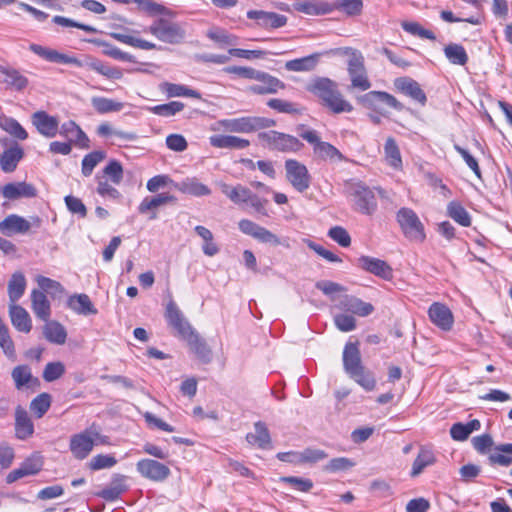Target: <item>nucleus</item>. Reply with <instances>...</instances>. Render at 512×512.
<instances>
[{"instance_id": "obj_1", "label": "nucleus", "mask_w": 512, "mask_h": 512, "mask_svg": "<svg viewBox=\"0 0 512 512\" xmlns=\"http://www.w3.org/2000/svg\"><path fill=\"white\" fill-rule=\"evenodd\" d=\"M29 49L39 57L52 63L73 64L78 67L87 66L93 71L109 79H121L123 76L120 68L107 66L102 61L95 58L89 57L85 62H82L76 57L63 54L55 49L34 43L30 44Z\"/></svg>"}, {"instance_id": "obj_2", "label": "nucleus", "mask_w": 512, "mask_h": 512, "mask_svg": "<svg viewBox=\"0 0 512 512\" xmlns=\"http://www.w3.org/2000/svg\"><path fill=\"white\" fill-rule=\"evenodd\" d=\"M308 91L317 96L334 113L351 112L353 106L338 90L337 83L326 77H318L308 85Z\"/></svg>"}, {"instance_id": "obj_3", "label": "nucleus", "mask_w": 512, "mask_h": 512, "mask_svg": "<svg viewBox=\"0 0 512 512\" xmlns=\"http://www.w3.org/2000/svg\"><path fill=\"white\" fill-rule=\"evenodd\" d=\"M106 444H109V437L102 435L100 429L93 424L84 431L72 435L69 448L76 459L83 460L88 457L95 445Z\"/></svg>"}, {"instance_id": "obj_4", "label": "nucleus", "mask_w": 512, "mask_h": 512, "mask_svg": "<svg viewBox=\"0 0 512 512\" xmlns=\"http://www.w3.org/2000/svg\"><path fill=\"white\" fill-rule=\"evenodd\" d=\"M217 186L221 192L236 205L248 204L255 212L267 216L266 205L268 200L259 194L253 193L242 184L230 186L225 182H218Z\"/></svg>"}, {"instance_id": "obj_5", "label": "nucleus", "mask_w": 512, "mask_h": 512, "mask_svg": "<svg viewBox=\"0 0 512 512\" xmlns=\"http://www.w3.org/2000/svg\"><path fill=\"white\" fill-rule=\"evenodd\" d=\"M276 125L273 119L265 117H239L217 121L213 130H224L231 133H251L260 129L270 128Z\"/></svg>"}, {"instance_id": "obj_6", "label": "nucleus", "mask_w": 512, "mask_h": 512, "mask_svg": "<svg viewBox=\"0 0 512 512\" xmlns=\"http://www.w3.org/2000/svg\"><path fill=\"white\" fill-rule=\"evenodd\" d=\"M143 32L150 33L158 40L167 44H178L182 42L186 36L185 29L181 24L166 18L154 20Z\"/></svg>"}, {"instance_id": "obj_7", "label": "nucleus", "mask_w": 512, "mask_h": 512, "mask_svg": "<svg viewBox=\"0 0 512 512\" xmlns=\"http://www.w3.org/2000/svg\"><path fill=\"white\" fill-rule=\"evenodd\" d=\"M396 220L404 236L414 242H423L426 238L425 228L420 218L411 208H400Z\"/></svg>"}, {"instance_id": "obj_8", "label": "nucleus", "mask_w": 512, "mask_h": 512, "mask_svg": "<svg viewBox=\"0 0 512 512\" xmlns=\"http://www.w3.org/2000/svg\"><path fill=\"white\" fill-rule=\"evenodd\" d=\"M257 137L260 144L270 150L296 152L303 146L296 137L274 130L260 132Z\"/></svg>"}, {"instance_id": "obj_9", "label": "nucleus", "mask_w": 512, "mask_h": 512, "mask_svg": "<svg viewBox=\"0 0 512 512\" xmlns=\"http://www.w3.org/2000/svg\"><path fill=\"white\" fill-rule=\"evenodd\" d=\"M349 196L356 211L372 215L377 209V199L373 190L362 183L352 184Z\"/></svg>"}, {"instance_id": "obj_10", "label": "nucleus", "mask_w": 512, "mask_h": 512, "mask_svg": "<svg viewBox=\"0 0 512 512\" xmlns=\"http://www.w3.org/2000/svg\"><path fill=\"white\" fill-rule=\"evenodd\" d=\"M300 137L313 145V151L316 157L321 160L341 161L343 155L341 152L328 142L321 141L315 130L306 129L299 133Z\"/></svg>"}, {"instance_id": "obj_11", "label": "nucleus", "mask_w": 512, "mask_h": 512, "mask_svg": "<svg viewBox=\"0 0 512 512\" xmlns=\"http://www.w3.org/2000/svg\"><path fill=\"white\" fill-rule=\"evenodd\" d=\"M238 228L243 234L251 236L263 244H270L273 246L282 245L288 247V244H286V239L279 238L270 230L258 225L249 219L240 220L238 223Z\"/></svg>"}, {"instance_id": "obj_12", "label": "nucleus", "mask_w": 512, "mask_h": 512, "mask_svg": "<svg viewBox=\"0 0 512 512\" xmlns=\"http://www.w3.org/2000/svg\"><path fill=\"white\" fill-rule=\"evenodd\" d=\"M286 179L298 192L306 191L311 185V175L307 167L295 159L285 161Z\"/></svg>"}, {"instance_id": "obj_13", "label": "nucleus", "mask_w": 512, "mask_h": 512, "mask_svg": "<svg viewBox=\"0 0 512 512\" xmlns=\"http://www.w3.org/2000/svg\"><path fill=\"white\" fill-rule=\"evenodd\" d=\"M165 318L169 326L176 330L177 336L183 340L196 331L172 299L166 305Z\"/></svg>"}, {"instance_id": "obj_14", "label": "nucleus", "mask_w": 512, "mask_h": 512, "mask_svg": "<svg viewBox=\"0 0 512 512\" xmlns=\"http://www.w3.org/2000/svg\"><path fill=\"white\" fill-rule=\"evenodd\" d=\"M136 470L143 478L153 482H163L171 473L167 465L149 458L139 460Z\"/></svg>"}, {"instance_id": "obj_15", "label": "nucleus", "mask_w": 512, "mask_h": 512, "mask_svg": "<svg viewBox=\"0 0 512 512\" xmlns=\"http://www.w3.org/2000/svg\"><path fill=\"white\" fill-rule=\"evenodd\" d=\"M39 217H32V222L17 214H10L0 222V232L10 236L12 234H25L32 226L40 227Z\"/></svg>"}, {"instance_id": "obj_16", "label": "nucleus", "mask_w": 512, "mask_h": 512, "mask_svg": "<svg viewBox=\"0 0 512 512\" xmlns=\"http://www.w3.org/2000/svg\"><path fill=\"white\" fill-rule=\"evenodd\" d=\"M347 72L351 81V88L366 91L371 88V82L367 75L363 54L347 64Z\"/></svg>"}, {"instance_id": "obj_17", "label": "nucleus", "mask_w": 512, "mask_h": 512, "mask_svg": "<svg viewBox=\"0 0 512 512\" xmlns=\"http://www.w3.org/2000/svg\"><path fill=\"white\" fill-rule=\"evenodd\" d=\"M32 124L39 134L46 138H54L58 134L59 120L45 111H37L32 114Z\"/></svg>"}, {"instance_id": "obj_18", "label": "nucleus", "mask_w": 512, "mask_h": 512, "mask_svg": "<svg viewBox=\"0 0 512 512\" xmlns=\"http://www.w3.org/2000/svg\"><path fill=\"white\" fill-rule=\"evenodd\" d=\"M254 80L259 83L248 88V91L254 94H274L285 87L281 80L263 71H258L257 77Z\"/></svg>"}, {"instance_id": "obj_19", "label": "nucleus", "mask_w": 512, "mask_h": 512, "mask_svg": "<svg viewBox=\"0 0 512 512\" xmlns=\"http://www.w3.org/2000/svg\"><path fill=\"white\" fill-rule=\"evenodd\" d=\"M43 466V461L40 455H32L31 457L25 459L21 465L12 470L6 476L7 483H13L23 477L31 476L37 474Z\"/></svg>"}, {"instance_id": "obj_20", "label": "nucleus", "mask_w": 512, "mask_h": 512, "mask_svg": "<svg viewBox=\"0 0 512 512\" xmlns=\"http://www.w3.org/2000/svg\"><path fill=\"white\" fill-rule=\"evenodd\" d=\"M428 316L434 325L444 331H449L453 326V314L445 304L434 302L428 309Z\"/></svg>"}, {"instance_id": "obj_21", "label": "nucleus", "mask_w": 512, "mask_h": 512, "mask_svg": "<svg viewBox=\"0 0 512 512\" xmlns=\"http://www.w3.org/2000/svg\"><path fill=\"white\" fill-rule=\"evenodd\" d=\"M342 358L344 370L349 376L360 373L361 369L364 368L357 342L346 343Z\"/></svg>"}, {"instance_id": "obj_22", "label": "nucleus", "mask_w": 512, "mask_h": 512, "mask_svg": "<svg viewBox=\"0 0 512 512\" xmlns=\"http://www.w3.org/2000/svg\"><path fill=\"white\" fill-rule=\"evenodd\" d=\"M0 192L7 200L20 198H34L37 196V189L27 182H11L1 187Z\"/></svg>"}, {"instance_id": "obj_23", "label": "nucleus", "mask_w": 512, "mask_h": 512, "mask_svg": "<svg viewBox=\"0 0 512 512\" xmlns=\"http://www.w3.org/2000/svg\"><path fill=\"white\" fill-rule=\"evenodd\" d=\"M358 265L366 272L374 274L382 279L390 280L393 277L392 268L381 259L370 256H361L358 259Z\"/></svg>"}, {"instance_id": "obj_24", "label": "nucleus", "mask_w": 512, "mask_h": 512, "mask_svg": "<svg viewBox=\"0 0 512 512\" xmlns=\"http://www.w3.org/2000/svg\"><path fill=\"white\" fill-rule=\"evenodd\" d=\"M176 198L169 193H159L154 196H147L143 198L138 206L140 214H147L151 212L149 219L154 220L157 218L156 210L169 203H174Z\"/></svg>"}, {"instance_id": "obj_25", "label": "nucleus", "mask_w": 512, "mask_h": 512, "mask_svg": "<svg viewBox=\"0 0 512 512\" xmlns=\"http://www.w3.org/2000/svg\"><path fill=\"white\" fill-rule=\"evenodd\" d=\"M339 309L353 313L360 317H366L374 311L372 304L364 302L358 297L346 295L338 304Z\"/></svg>"}, {"instance_id": "obj_26", "label": "nucleus", "mask_w": 512, "mask_h": 512, "mask_svg": "<svg viewBox=\"0 0 512 512\" xmlns=\"http://www.w3.org/2000/svg\"><path fill=\"white\" fill-rule=\"evenodd\" d=\"M247 17L256 20L259 26L265 28H279L286 24L287 18L274 12H266L262 10H250L247 12Z\"/></svg>"}, {"instance_id": "obj_27", "label": "nucleus", "mask_w": 512, "mask_h": 512, "mask_svg": "<svg viewBox=\"0 0 512 512\" xmlns=\"http://www.w3.org/2000/svg\"><path fill=\"white\" fill-rule=\"evenodd\" d=\"M34 433V424L28 415V412L18 406L15 409V436L19 440H26Z\"/></svg>"}, {"instance_id": "obj_28", "label": "nucleus", "mask_w": 512, "mask_h": 512, "mask_svg": "<svg viewBox=\"0 0 512 512\" xmlns=\"http://www.w3.org/2000/svg\"><path fill=\"white\" fill-rule=\"evenodd\" d=\"M361 101L368 107H376L377 103L382 102L387 106L401 111L404 106L393 95L384 91H370L361 97Z\"/></svg>"}, {"instance_id": "obj_29", "label": "nucleus", "mask_w": 512, "mask_h": 512, "mask_svg": "<svg viewBox=\"0 0 512 512\" xmlns=\"http://www.w3.org/2000/svg\"><path fill=\"white\" fill-rule=\"evenodd\" d=\"M9 316L12 325L20 332L28 333L32 329L29 313L16 303H9Z\"/></svg>"}, {"instance_id": "obj_30", "label": "nucleus", "mask_w": 512, "mask_h": 512, "mask_svg": "<svg viewBox=\"0 0 512 512\" xmlns=\"http://www.w3.org/2000/svg\"><path fill=\"white\" fill-rule=\"evenodd\" d=\"M211 146L220 149H245L250 145L249 140L232 135H212L209 137Z\"/></svg>"}, {"instance_id": "obj_31", "label": "nucleus", "mask_w": 512, "mask_h": 512, "mask_svg": "<svg viewBox=\"0 0 512 512\" xmlns=\"http://www.w3.org/2000/svg\"><path fill=\"white\" fill-rule=\"evenodd\" d=\"M247 442L260 449H269L271 446V437L265 423L258 421L254 424V432L246 435Z\"/></svg>"}, {"instance_id": "obj_32", "label": "nucleus", "mask_w": 512, "mask_h": 512, "mask_svg": "<svg viewBox=\"0 0 512 512\" xmlns=\"http://www.w3.org/2000/svg\"><path fill=\"white\" fill-rule=\"evenodd\" d=\"M67 306L79 315L87 316L97 314V309L87 294L82 293L70 296L67 300Z\"/></svg>"}, {"instance_id": "obj_33", "label": "nucleus", "mask_w": 512, "mask_h": 512, "mask_svg": "<svg viewBox=\"0 0 512 512\" xmlns=\"http://www.w3.org/2000/svg\"><path fill=\"white\" fill-rule=\"evenodd\" d=\"M24 157V151L19 145H14L3 151L0 157V167L3 172L11 173L16 170L18 163Z\"/></svg>"}, {"instance_id": "obj_34", "label": "nucleus", "mask_w": 512, "mask_h": 512, "mask_svg": "<svg viewBox=\"0 0 512 512\" xmlns=\"http://www.w3.org/2000/svg\"><path fill=\"white\" fill-rule=\"evenodd\" d=\"M395 87L410 96L414 100L424 104L426 102V95L421 89L420 85L413 79L402 77L397 78L394 82Z\"/></svg>"}, {"instance_id": "obj_35", "label": "nucleus", "mask_w": 512, "mask_h": 512, "mask_svg": "<svg viewBox=\"0 0 512 512\" xmlns=\"http://www.w3.org/2000/svg\"><path fill=\"white\" fill-rule=\"evenodd\" d=\"M137 31H132L131 34L121 33V32H111L109 35L126 45H129L134 48H138L141 50H155L157 49V45L153 42L144 40L136 36Z\"/></svg>"}, {"instance_id": "obj_36", "label": "nucleus", "mask_w": 512, "mask_h": 512, "mask_svg": "<svg viewBox=\"0 0 512 512\" xmlns=\"http://www.w3.org/2000/svg\"><path fill=\"white\" fill-rule=\"evenodd\" d=\"M27 286L25 275L21 271H16L11 275L8 281L7 292L9 303H17L24 295Z\"/></svg>"}, {"instance_id": "obj_37", "label": "nucleus", "mask_w": 512, "mask_h": 512, "mask_svg": "<svg viewBox=\"0 0 512 512\" xmlns=\"http://www.w3.org/2000/svg\"><path fill=\"white\" fill-rule=\"evenodd\" d=\"M322 54L314 53L302 58L289 60L285 63V69L292 72H309L316 68Z\"/></svg>"}, {"instance_id": "obj_38", "label": "nucleus", "mask_w": 512, "mask_h": 512, "mask_svg": "<svg viewBox=\"0 0 512 512\" xmlns=\"http://www.w3.org/2000/svg\"><path fill=\"white\" fill-rule=\"evenodd\" d=\"M32 309L35 315L43 320L48 321L51 315L50 302L44 292L33 290L31 293Z\"/></svg>"}, {"instance_id": "obj_39", "label": "nucleus", "mask_w": 512, "mask_h": 512, "mask_svg": "<svg viewBox=\"0 0 512 512\" xmlns=\"http://www.w3.org/2000/svg\"><path fill=\"white\" fill-rule=\"evenodd\" d=\"M0 73L5 77L4 83L17 91H22L28 86V78L15 68L0 65Z\"/></svg>"}, {"instance_id": "obj_40", "label": "nucleus", "mask_w": 512, "mask_h": 512, "mask_svg": "<svg viewBox=\"0 0 512 512\" xmlns=\"http://www.w3.org/2000/svg\"><path fill=\"white\" fill-rule=\"evenodd\" d=\"M384 157L386 163L396 171L403 168L400 149L394 138L389 137L384 145Z\"/></svg>"}, {"instance_id": "obj_41", "label": "nucleus", "mask_w": 512, "mask_h": 512, "mask_svg": "<svg viewBox=\"0 0 512 512\" xmlns=\"http://www.w3.org/2000/svg\"><path fill=\"white\" fill-rule=\"evenodd\" d=\"M174 187L184 194H189L196 197L211 194L210 188L199 182L196 178H187L181 183L174 184Z\"/></svg>"}, {"instance_id": "obj_42", "label": "nucleus", "mask_w": 512, "mask_h": 512, "mask_svg": "<svg viewBox=\"0 0 512 512\" xmlns=\"http://www.w3.org/2000/svg\"><path fill=\"white\" fill-rule=\"evenodd\" d=\"M160 90L167 95V97H191L200 99L201 94L182 84H175L170 82H163L159 86Z\"/></svg>"}, {"instance_id": "obj_43", "label": "nucleus", "mask_w": 512, "mask_h": 512, "mask_svg": "<svg viewBox=\"0 0 512 512\" xmlns=\"http://www.w3.org/2000/svg\"><path fill=\"white\" fill-rule=\"evenodd\" d=\"M435 461L436 458L433 451L426 446H421L419 453L413 462L410 475L412 477L420 475L426 467L433 465Z\"/></svg>"}, {"instance_id": "obj_44", "label": "nucleus", "mask_w": 512, "mask_h": 512, "mask_svg": "<svg viewBox=\"0 0 512 512\" xmlns=\"http://www.w3.org/2000/svg\"><path fill=\"white\" fill-rule=\"evenodd\" d=\"M185 341L200 360L206 363L211 360V349L197 331L192 333Z\"/></svg>"}, {"instance_id": "obj_45", "label": "nucleus", "mask_w": 512, "mask_h": 512, "mask_svg": "<svg viewBox=\"0 0 512 512\" xmlns=\"http://www.w3.org/2000/svg\"><path fill=\"white\" fill-rule=\"evenodd\" d=\"M88 42L102 47V53L108 57H111L116 60L126 61V62H135V58L133 55L122 51L118 47L104 41L101 39H89Z\"/></svg>"}, {"instance_id": "obj_46", "label": "nucleus", "mask_w": 512, "mask_h": 512, "mask_svg": "<svg viewBox=\"0 0 512 512\" xmlns=\"http://www.w3.org/2000/svg\"><path fill=\"white\" fill-rule=\"evenodd\" d=\"M43 334L49 342L57 345L64 344L67 338L64 326L57 321H46L43 327Z\"/></svg>"}, {"instance_id": "obj_47", "label": "nucleus", "mask_w": 512, "mask_h": 512, "mask_svg": "<svg viewBox=\"0 0 512 512\" xmlns=\"http://www.w3.org/2000/svg\"><path fill=\"white\" fill-rule=\"evenodd\" d=\"M491 464L508 467L512 464V443L497 445L489 455Z\"/></svg>"}, {"instance_id": "obj_48", "label": "nucleus", "mask_w": 512, "mask_h": 512, "mask_svg": "<svg viewBox=\"0 0 512 512\" xmlns=\"http://www.w3.org/2000/svg\"><path fill=\"white\" fill-rule=\"evenodd\" d=\"M91 104L99 114L119 112L123 109L124 103L105 97H92Z\"/></svg>"}, {"instance_id": "obj_49", "label": "nucleus", "mask_w": 512, "mask_h": 512, "mask_svg": "<svg viewBox=\"0 0 512 512\" xmlns=\"http://www.w3.org/2000/svg\"><path fill=\"white\" fill-rule=\"evenodd\" d=\"M444 54L453 65L464 66L468 62V55L460 44L450 43L444 47Z\"/></svg>"}, {"instance_id": "obj_50", "label": "nucleus", "mask_w": 512, "mask_h": 512, "mask_svg": "<svg viewBox=\"0 0 512 512\" xmlns=\"http://www.w3.org/2000/svg\"><path fill=\"white\" fill-rule=\"evenodd\" d=\"M447 215L461 226L471 225V217L462 204L458 201H451L447 205Z\"/></svg>"}, {"instance_id": "obj_51", "label": "nucleus", "mask_w": 512, "mask_h": 512, "mask_svg": "<svg viewBox=\"0 0 512 512\" xmlns=\"http://www.w3.org/2000/svg\"><path fill=\"white\" fill-rule=\"evenodd\" d=\"M0 128L19 140H25L28 137L27 131L14 118L3 116L0 118Z\"/></svg>"}, {"instance_id": "obj_52", "label": "nucleus", "mask_w": 512, "mask_h": 512, "mask_svg": "<svg viewBox=\"0 0 512 512\" xmlns=\"http://www.w3.org/2000/svg\"><path fill=\"white\" fill-rule=\"evenodd\" d=\"M0 347L5 354V356L12 360H16V350L14 342L9 334L8 327L0 318Z\"/></svg>"}, {"instance_id": "obj_53", "label": "nucleus", "mask_w": 512, "mask_h": 512, "mask_svg": "<svg viewBox=\"0 0 512 512\" xmlns=\"http://www.w3.org/2000/svg\"><path fill=\"white\" fill-rule=\"evenodd\" d=\"M294 8L307 15H325L332 11V7L327 3L299 2L294 4Z\"/></svg>"}, {"instance_id": "obj_54", "label": "nucleus", "mask_w": 512, "mask_h": 512, "mask_svg": "<svg viewBox=\"0 0 512 512\" xmlns=\"http://www.w3.org/2000/svg\"><path fill=\"white\" fill-rule=\"evenodd\" d=\"M184 103L180 101H171L166 104H160L153 107H149L148 110L155 115L162 117H171L181 112L184 109Z\"/></svg>"}, {"instance_id": "obj_55", "label": "nucleus", "mask_w": 512, "mask_h": 512, "mask_svg": "<svg viewBox=\"0 0 512 512\" xmlns=\"http://www.w3.org/2000/svg\"><path fill=\"white\" fill-rule=\"evenodd\" d=\"M12 378L17 389H22L33 380L32 372L29 366L19 365L12 370Z\"/></svg>"}, {"instance_id": "obj_56", "label": "nucleus", "mask_w": 512, "mask_h": 512, "mask_svg": "<svg viewBox=\"0 0 512 512\" xmlns=\"http://www.w3.org/2000/svg\"><path fill=\"white\" fill-rule=\"evenodd\" d=\"M106 154L103 151L96 150L87 154L82 160V173L84 176H90L93 169L105 159Z\"/></svg>"}, {"instance_id": "obj_57", "label": "nucleus", "mask_w": 512, "mask_h": 512, "mask_svg": "<svg viewBox=\"0 0 512 512\" xmlns=\"http://www.w3.org/2000/svg\"><path fill=\"white\" fill-rule=\"evenodd\" d=\"M207 37L221 46L235 45L237 37L229 34L226 30L213 27L207 32Z\"/></svg>"}, {"instance_id": "obj_58", "label": "nucleus", "mask_w": 512, "mask_h": 512, "mask_svg": "<svg viewBox=\"0 0 512 512\" xmlns=\"http://www.w3.org/2000/svg\"><path fill=\"white\" fill-rule=\"evenodd\" d=\"M401 27L403 28L404 31H406L407 33H409L413 36H417L422 39H429V40L436 39L435 34L432 31L423 28L417 22L403 21L401 23Z\"/></svg>"}, {"instance_id": "obj_59", "label": "nucleus", "mask_w": 512, "mask_h": 512, "mask_svg": "<svg viewBox=\"0 0 512 512\" xmlns=\"http://www.w3.org/2000/svg\"><path fill=\"white\" fill-rule=\"evenodd\" d=\"M51 397L47 393H42L34 398L30 403L31 411L37 418H41L50 408Z\"/></svg>"}, {"instance_id": "obj_60", "label": "nucleus", "mask_w": 512, "mask_h": 512, "mask_svg": "<svg viewBox=\"0 0 512 512\" xmlns=\"http://www.w3.org/2000/svg\"><path fill=\"white\" fill-rule=\"evenodd\" d=\"M322 56L327 57H344L346 58L347 64L349 61H353V59L357 58L359 55H361V51L352 48V47H339V48H333L326 50L324 52H320Z\"/></svg>"}, {"instance_id": "obj_61", "label": "nucleus", "mask_w": 512, "mask_h": 512, "mask_svg": "<svg viewBox=\"0 0 512 512\" xmlns=\"http://www.w3.org/2000/svg\"><path fill=\"white\" fill-rule=\"evenodd\" d=\"M65 372V366L62 362H50L45 366L43 378L47 382L59 379Z\"/></svg>"}, {"instance_id": "obj_62", "label": "nucleus", "mask_w": 512, "mask_h": 512, "mask_svg": "<svg viewBox=\"0 0 512 512\" xmlns=\"http://www.w3.org/2000/svg\"><path fill=\"white\" fill-rule=\"evenodd\" d=\"M171 184H175L173 180L165 174L156 175L147 181L146 188L151 193H156L160 189L165 188Z\"/></svg>"}, {"instance_id": "obj_63", "label": "nucleus", "mask_w": 512, "mask_h": 512, "mask_svg": "<svg viewBox=\"0 0 512 512\" xmlns=\"http://www.w3.org/2000/svg\"><path fill=\"white\" fill-rule=\"evenodd\" d=\"M336 6L339 10L350 16L358 15L362 11V0H336Z\"/></svg>"}, {"instance_id": "obj_64", "label": "nucleus", "mask_w": 512, "mask_h": 512, "mask_svg": "<svg viewBox=\"0 0 512 512\" xmlns=\"http://www.w3.org/2000/svg\"><path fill=\"white\" fill-rule=\"evenodd\" d=\"M117 463V460L110 455L99 454L94 456L90 463V469L97 471L101 469L111 468Z\"/></svg>"}]
</instances>
